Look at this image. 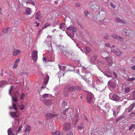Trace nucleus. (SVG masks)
<instances>
[{
	"instance_id": "nucleus-1",
	"label": "nucleus",
	"mask_w": 135,
	"mask_h": 135,
	"mask_svg": "<svg viewBox=\"0 0 135 135\" xmlns=\"http://www.w3.org/2000/svg\"><path fill=\"white\" fill-rule=\"evenodd\" d=\"M13 89V86H11L9 91V94L11 96L12 100V107H10L9 108L10 109L13 108L16 111L10 112H9V114L12 117L15 118L18 116L19 113V112L17 111V109L16 105V103L18 101L17 98L14 94H13V97L11 95V94Z\"/></svg>"
},
{
	"instance_id": "nucleus-2",
	"label": "nucleus",
	"mask_w": 135,
	"mask_h": 135,
	"mask_svg": "<svg viewBox=\"0 0 135 135\" xmlns=\"http://www.w3.org/2000/svg\"><path fill=\"white\" fill-rule=\"evenodd\" d=\"M15 124H13L12 126L13 128H9L7 131L8 135H16L17 134V127L18 124L21 119L19 120H15Z\"/></svg>"
},
{
	"instance_id": "nucleus-3",
	"label": "nucleus",
	"mask_w": 135,
	"mask_h": 135,
	"mask_svg": "<svg viewBox=\"0 0 135 135\" xmlns=\"http://www.w3.org/2000/svg\"><path fill=\"white\" fill-rule=\"evenodd\" d=\"M122 34L126 36H127L130 37H133L134 36V33L132 30L129 29L124 28L123 29Z\"/></svg>"
},
{
	"instance_id": "nucleus-4",
	"label": "nucleus",
	"mask_w": 135,
	"mask_h": 135,
	"mask_svg": "<svg viewBox=\"0 0 135 135\" xmlns=\"http://www.w3.org/2000/svg\"><path fill=\"white\" fill-rule=\"evenodd\" d=\"M78 87L73 86L70 87L69 88H65L64 90V94L65 96L67 97L68 96L69 91H73L75 90H77Z\"/></svg>"
},
{
	"instance_id": "nucleus-5",
	"label": "nucleus",
	"mask_w": 135,
	"mask_h": 135,
	"mask_svg": "<svg viewBox=\"0 0 135 135\" xmlns=\"http://www.w3.org/2000/svg\"><path fill=\"white\" fill-rule=\"evenodd\" d=\"M38 51L37 50H33L31 55L32 59L33 61L35 62L37 61V59Z\"/></svg>"
},
{
	"instance_id": "nucleus-6",
	"label": "nucleus",
	"mask_w": 135,
	"mask_h": 135,
	"mask_svg": "<svg viewBox=\"0 0 135 135\" xmlns=\"http://www.w3.org/2000/svg\"><path fill=\"white\" fill-rule=\"evenodd\" d=\"M94 98V96L91 93L89 92L88 93L87 95V100L89 103H90L91 101L93 102L92 100Z\"/></svg>"
},
{
	"instance_id": "nucleus-7",
	"label": "nucleus",
	"mask_w": 135,
	"mask_h": 135,
	"mask_svg": "<svg viewBox=\"0 0 135 135\" xmlns=\"http://www.w3.org/2000/svg\"><path fill=\"white\" fill-rule=\"evenodd\" d=\"M111 51L114 52L117 56H120L122 54V52L117 49H112Z\"/></svg>"
},
{
	"instance_id": "nucleus-8",
	"label": "nucleus",
	"mask_w": 135,
	"mask_h": 135,
	"mask_svg": "<svg viewBox=\"0 0 135 135\" xmlns=\"http://www.w3.org/2000/svg\"><path fill=\"white\" fill-rule=\"evenodd\" d=\"M111 51L114 52L117 56H120L122 54V52L117 49H112Z\"/></svg>"
},
{
	"instance_id": "nucleus-9",
	"label": "nucleus",
	"mask_w": 135,
	"mask_h": 135,
	"mask_svg": "<svg viewBox=\"0 0 135 135\" xmlns=\"http://www.w3.org/2000/svg\"><path fill=\"white\" fill-rule=\"evenodd\" d=\"M71 128L70 124L69 123H66L63 126L64 130L67 131L70 129Z\"/></svg>"
},
{
	"instance_id": "nucleus-10",
	"label": "nucleus",
	"mask_w": 135,
	"mask_h": 135,
	"mask_svg": "<svg viewBox=\"0 0 135 135\" xmlns=\"http://www.w3.org/2000/svg\"><path fill=\"white\" fill-rule=\"evenodd\" d=\"M86 83L89 85L90 86L93 87L94 85L95 82H94L91 79H88L86 81Z\"/></svg>"
},
{
	"instance_id": "nucleus-11",
	"label": "nucleus",
	"mask_w": 135,
	"mask_h": 135,
	"mask_svg": "<svg viewBox=\"0 0 135 135\" xmlns=\"http://www.w3.org/2000/svg\"><path fill=\"white\" fill-rule=\"evenodd\" d=\"M112 37L114 39H117L118 40H119L121 41H122L124 39L120 36H118L115 34H113L112 35Z\"/></svg>"
},
{
	"instance_id": "nucleus-12",
	"label": "nucleus",
	"mask_w": 135,
	"mask_h": 135,
	"mask_svg": "<svg viewBox=\"0 0 135 135\" xmlns=\"http://www.w3.org/2000/svg\"><path fill=\"white\" fill-rule=\"evenodd\" d=\"M79 115L78 114L76 115L74 117V119L73 120V124H74L73 126L74 127H75L76 123L78 120V117Z\"/></svg>"
},
{
	"instance_id": "nucleus-13",
	"label": "nucleus",
	"mask_w": 135,
	"mask_h": 135,
	"mask_svg": "<svg viewBox=\"0 0 135 135\" xmlns=\"http://www.w3.org/2000/svg\"><path fill=\"white\" fill-rule=\"evenodd\" d=\"M66 112H67L70 115V116H71L72 115V110L70 109H66L65 110H63V113L64 115H65L66 114Z\"/></svg>"
},
{
	"instance_id": "nucleus-14",
	"label": "nucleus",
	"mask_w": 135,
	"mask_h": 135,
	"mask_svg": "<svg viewBox=\"0 0 135 135\" xmlns=\"http://www.w3.org/2000/svg\"><path fill=\"white\" fill-rule=\"evenodd\" d=\"M67 30L66 31H71L73 32H75L76 31V28L73 26H69L66 28Z\"/></svg>"
},
{
	"instance_id": "nucleus-15",
	"label": "nucleus",
	"mask_w": 135,
	"mask_h": 135,
	"mask_svg": "<svg viewBox=\"0 0 135 135\" xmlns=\"http://www.w3.org/2000/svg\"><path fill=\"white\" fill-rule=\"evenodd\" d=\"M135 106V104H132L128 108L126 109V111L129 112H131L132 111Z\"/></svg>"
},
{
	"instance_id": "nucleus-16",
	"label": "nucleus",
	"mask_w": 135,
	"mask_h": 135,
	"mask_svg": "<svg viewBox=\"0 0 135 135\" xmlns=\"http://www.w3.org/2000/svg\"><path fill=\"white\" fill-rule=\"evenodd\" d=\"M112 97V99L115 101H118L119 99V97L116 94H113Z\"/></svg>"
},
{
	"instance_id": "nucleus-17",
	"label": "nucleus",
	"mask_w": 135,
	"mask_h": 135,
	"mask_svg": "<svg viewBox=\"0 0 135 135\" xmlns=\"http://www.w3.org/2000/svg\"><path fill=\"white\" fill-rule=\"evenodd\" d=\"M55 117L54 114L49 113L47 114L46 115V117L47 119H50Z\"/></svg>"
},
{
	"instance_id": "nucleus-18",
	"label": "nucleus",
	"mask_w": 135,
	"mask_h": 135,
	"mask_svg": "<svg viewBox=\"0 0 135 135\" xmlns=\"http://www.w3.org/2000/svg\"><path fill=\"white\" fill-rule=\"evenodd\" d=\"M108 85L110 88H113L115 87V84L113 82L111 81H109L108 83Z\"/></svg>"
},
{
	"instance_id": "nucleus-19",
	"label": "nucleus",
	"mask_w": 135,
	"mask_h": 135,
	"mask_svg": "<svg viewBox=\"0 0 135 135\" xmlns=\"http://www.w3.org/2000/svg\"><path fill=\"white\" fill-rule=\"evenodd\" d=\"M8 84V83L6 81H0V87H2Z\"/></svg>"
},
{
	"instance_id": "nucleus-20",
	"label": "nucleus",
	"mask_w": 135,
	"mask_h": 135,
	"mask_svg": "<svg viewBox=\"0 0 135 135\" xmlns=\"http://www.w3.org/2000/svg\"><path fill=\"white\" fill-rule=\"evenodd\" d=\"M100 17L102 19L104 18L106 16V12L103 11H102L100 12Z\"/></svg>"
},
{
	"instance_id": "nucleus-21",
	"label": "nucleus",
	"mask_w": 135,
	"mask_h": 135,
	"mask_svg": "<svg viewBox=\"0 0 135 135\" xmlns=\"http://www.w3.org/2000/svg\"><path fill=\"white\" fill-rule=\"evenodd\" d=\"M21 52V51L20 50H14L13 52V55L16 56L20 54Z\"/></svg>"
},
{
	"instance_id": "nucleus-22",
	"label": "nucleus",
	"mask_w": 135,
	"mask_h": 135,
	"mask_svg": "<svg viewBox=\"0 0 135 135\" xmlns=\"http://www.w3.org/2000/svg\"><path fill=\"white\" fill-rule=\"evenodd\" d=\"M105 60L108 63V64L109 66H111L112 64V61L111 59L108 57L106 58Z\"/></svg>"
},
{
	"instance_id": "nucleus-23",
	"label": "nucleus",
	"mask_w": 135,
	"mask_h": 135,
	"mask_svg": "<svg viewBox=\"0 0 135 135\" xmlns=\"http://www.w3.org/2000/svg\"><path fill=\"white\" fill-rule=\"evenodd\" d=\"M101 56L103 58H106L107 56H109L108 53L104 51L101 54Z\"/></svg>"
},
{
	"instance_id": "nucleus-24",
	"label": "nucleus",
	"mask_w": 135,
	"mask_h": 135,
	"mask_svg": "<svg viewBox=\"0 0 135 135\" xmlns=\"http://www.w3.org/2000/svg\"><path fill=\"white\" fill-rule=\"evenodd\" d=\"M36 19L40 20L42 18L41 16L40 12H38L36 13L35 17Z\"/></svg>"
},
{
	"instance_id": "nucleus-25",
	"label": "nucleus",
	"mask_w": 135,
	"mask_h": 135,
	"mask_svg": "<svg viewBox=\"0 0 135 135\" xmlns=\"http://www.w3.org/2000/svg\"><path fill=\"white\" fill-rule=\"evenodd\" d=\"M66 33L67 35L69 36L73 40V38L74 36V34L73 33H69V31H66Z\"/></svg>"
},
{
	"instance_id": "nucleus-26",
	"label": "nucleus",
	"mask_w": 135,
	"mask_h": 135,
	"mask_svg": "<svg viewBox=\"0 0 135 135\" xmlns=\"http://www.w3.org/2000/svg\"><path fill=\"white\" fill-rule=\"evenodd\" d=\"M32 12L31 9L29 8H27L25 12V14L27 15H30Z\"/></svg>"
},
{
	"instance_id": "nucleus-27",
	"label": "nucleus",
	"mask_w": 135,
	"mask_h": 135,
	"mask_svg": "<svg viewBox=\"0 0 135 135\" xmlns=\"http://www.w3.org/2000/svg\"><path fill=\"white\" fill-rule=\"evenodd\" d=\"M31 130V127L28 125L26 126L25 129V132L27 133H29Z\"/></svg>"
},
{
	"instance_id": "nucleus-28",
	"label": "nucleus",
	"mask_w": 135,
	"mask_h": 135,
	"mask_svg": "<svg viewBox=\"0 0 135 135\" xmlns=\"http://www.w3.org/2000/svg\"><path fill=\"white\" fill-rule=\"evenodd\" d=\"M97 58V57L95 56H93L91 58L90 61L91 63H94Z\"/></svg>"
},
{
	"instance_id": "nucleus-29",
	"label": "nucleus",
	"mask_w": 135,
	"mask_h": 135,
	"mask_svg": "<svg viewBox=\"0 0 135 135\" xmlns=\"http://www.w3.org/2000/svg\"><path fill=\"white\" fill-rule=\"evenodd\" d=\"M120 107V106H118L117 108V109L116 110H113V114H114L115 115H118V113L120 108H119V107Z\"/></svg>"
},
{
	"instance_id": "nucleus-30",
	"label": "nucleus",
	"mask_w": 135,
	"mask_h": 135,
	"mask_svg": "<svg viewBox=\"0 0 135 135\" xmlns=\"http://www.w3.org/2000/svg\"><path fill=\"white\" fill-rule=\"evenodd\" d=\"M49 79V76L48 75H46L44 79V83L45 84H47L48 82Z\"/></svg>"
},
{
	"instance_id": "nucleus-31",
	"label": "nucleus",
	"mask_w": 135,
	"mask_h": 135,
	"mask_svg": "<svg viewBox=\"0 0 135 135\" xmlns=\"http://www.w3.org/2000/svg\"><path fill=\"white\" fill-rule=\"evenodd\" d=\"M115 21L117 22H119L121 23H125L126 22L123 20H121L119 18H117L115 19Z\"/></svg>"
},
{
	"instance_id": "nucleus-32",
	"label": "nucleus",
	"mask_w": 135,
	"mask_h": 135,
	"mask_svg": "<svg viewBox=\"0 0 135 135\" xmlns=\"http://www.w3.org/2000/svg\"><path fill=\"white\" fill-rule=\"evenodd\" d=\"M105 108L106 109L107 111L108 112L110 109V106L109 104L108 103H107L105 106Z\"/></svg>"
},
{
	"instance_id": "nucleus-33",
	"label": "nucleus",
	"mask_w": 135,
	"mask_h": 135,
	"mask_svg": "<svg viewBox=\"0 0 135 135\" xmlns=\"http://www.w3.org/2000/svg\"><path fill=\"white\" fill-rule=\"evenodd\" d=\"M19 108L20 109L22 110L24 109L25 107V105L23 104H21L20 105H19Z\"/></svg>"
},
{
	"instance_id": "nucleus-34",
	"label": "nucleus",
	"mask_w": 135,
	"mask_h": 135,
	"mask_svg": "<svg viewBox=\"0 0 135 135\" xmlns=\"http://www.w3.org/2000/svg\"><path fill=\"white\" fill-rule=\"evenodd\" d=\"M10 28L7 27L3 28L2 30V31L4 33H8L9 31V30Z\"/></svg>"
},
{
	"instance_id": "nucleus-35",
	"label": "nucleus",
	"mask_w": 135,
	"mask_h": 135,
	"mask_svg": "<svg viewBox=\"0 0 135 135\" xmlns=\"http://www.w3.org/2000/svg\"><path fill=\"white\" fill-rule=\"evenodd\" d=\"M65 27L66 26L65 24L64 23H62L60 25L59 28H60L64 30V29L65 28Z\"/></svg>"
},
{
	"instance_id": "nucleus-36",
	"label": "nucleus",
	"mask_w": 135,
	"mask_h": 135,
	"mask_svg": "<svg viewBox=\"0 0 135 135\" xmlns=\"http://www.w3.org/2000/svg\"><path fill=\"white\" fill-rule=\"evenodd\" d=\"M105 75L108 77H110L112 75V73L110 72L106 71L105 73Z\"/></svg>"
},
{
	"instance_id": "nucleus-37",
	"label": "nucleus",
	"mask_w": 135,
	"mask_h": 135,
	"mask_svg": "<svg viewBox=\"0 0 135 135\" xmlns=\"http://www.w3.org/2000/svg\"><path fill=\"white\" fill-rule=\"evenodd\" d=\"M52 133L53 135H62L59 131H57L54 132H52Z\"/></svg>"
},
{
	"instance_id": "nucleus-38",
	"label": "nucleus",
	"mask_w": 135,
	"mask_h": 135,
	"mask_svg": "<svg viewBox=\"0 0 135 135\" xmlns=\"http://www.w3.org/2000/svg\"><path fill=\"white\" fill-rule=\"evenodd\" d=\"M105 46L106 47H110V48L112 49H113L114 48L115 46L114 45H113L112 46H110V44L109 43H106L105 44Z\"/></svg>"
},
{
	"instance_id": "nucleus-39",
	"label": "nucleus",
	"mask_w": 135,
	"mask_h": 135,
	"mask_svg": "<svg viewBox=\"0 0 135 135\" xmlns=\"http://www.w3.org/2000/svg\"><path fill=\"white\" fill-rule=\"evenodd\" d=\"M27 4H32L33 5H35V3L34 2L32 1L31 0H28L26 2Z\"/></svg>"
},
{
	"instance_id": "nucleus-40",
	"label": "nucleus",
	"mask_w": 135,
	"mask_h": 135,
	"mask_svg": "<svg viewBox=\"0 0 135 135\" xmlns=\"http://www.w3.org/2000/svg\"><path fill=\"white\" fill-rule=\"evenodd\" d=\"M130 88L128 87H126L124 89V92L126 93H128L130 91Z\"/></svg>"
},
{
	"instance_id": "nucleus-41",
	"label": "nucleus",
	"mask_w": 135,
	"mask_h": 135,
	"mask_svg": "<svg viewBox=\"0 0 135 135\" xmlns=\"http://www.w3.org/2000/svg\"><path fill=\"white\" fill-rule=\"evenodd\" d=\"M50 23H45V25L43 26L42 29H44L47 27L50 26Z\"/></svg>"
},
{
	"instance_id": "nucleus-42",
	"label": "nucleus",
	"mask_w": 135,
	"mask_h": 135,
	"mask_svg": "<svg viewBox=\"0 0 135 135\" xmlns=\"http://www.w3.org/2000/svg\"><path fill=\"white\" fill-rule=\"evenodd\" d=\"M98 63L100 66H103L104 64V63L103 62L100 61H98Z\"/></svg>"
},
{
	"instance_id": "nucleus-43",
	"label": "nucleus",
	"mask_w": 135,
	"mask_h": 135,
	"mask_svg": "<svg viewBox=\"0 0 135 135\" xmlns=\"http://www.w3.org/2000/svg\"><path fill=\"white\" fill-rule=\"evenodd\" d=\"M131 96L132 97V99H135V91H133L131 93Z\"/></svg>"
},
{
	"instance_id": "nucleus-44",
	"label": "nucleus",
	"mask_w": 135,
	"mask_h": 135,
	"mask_svg": "<svg viewBox=\"0 0 135 135\" xmlns=\"http://www.w3.org/2000/svg\"><path fill=\"white\" fill-rule=\"evenodd\" d=\"M85 48L86 49V51L87 53H89L91 49L89 47H85Z\"/></svg>"
},
{
	"instance_id": "nucleus-45",
	"label": "nucleus",
	"mask_w": 135,
	"mask_h": 135,
	"mask_svg": "<svg viewBox=\"0 0 135 135\" xmlns=\"http://www.w3.org/2000/svg\"><path fill=\"white\" fill-rule=\"evenodd\" d=\"M84 13L85 14V16L88 17V16L89 15V12L86 10H85L84 12Z\"/></svg>"
},
{
	"instance_id": "nucleus-46",
	"label": "nucleus",
	"mask_w": 135,
	"mask_h": 135,
	"mask_svg": "<svg viewBox=\"0 0 135 135\" xmlns=\"http://www.w3.org/2000/svg\"><path fill=\"white\" fill-rule=\"evenodd\" d=\"M81 118H83V119L84 120H86V121H88V119L86 116H85L84 115H81Z\"/></svg>"
},
{
	"instance_id": "nucleus-47",
	"label": "nucleus",
	"mask_w": 135,
	"mask_h": 135,
	"mask_svg": "<svg viewBox=\"0 0 135 135\" xmlns=\"http://www.w3.org/2000/svg\"><path fill=\"white\" fill-rule=\"evenodd\" d=\"M83 128V124H81L78 127V129L81 130Z\"/></svg>"
},
{
	"instance_id": "nucleus-48",
	"label": "nucleus",
	"mask_w": 135,
	"mask_h": 135,
	"mask_svg": "<svg viewBox=\"0 0 135 135\" xmlns=\"http://www.w3.org/2000/svg\"><path fill=\"white\" fill-rule=\"evenodd\" d=\"M58 74L59 75L58 76L59 77V75H60V77H61V76H64V73H62L61 71H59L58 73Z\"/></svg>"
},
{
	"instance_id": "nucleus-49",
	"label": "nucleus",
	"mask_w": 135,
	"mask_h": 135,
	"mask_svg": "<svg viewBox=\"0 0 135 135\" xmlns=\"http://www.w3.org/2000/svg\"><path fill=\"white\" fill-rule=\"evenodd\" d=\"M49 95V94H45L43 95L42 96V98H46L48 97Z\"/></svg>"
},
{
	"instance_id": "nucleus-50",
	"label": "nucleus",
	"mask_w": 135,
	"mask_h": 135,
	"mask_svg": "<svg viewBox=\"0 0 135 135\" xmlns=\"http://www.w3.org/2000/svg\"><path fill=\"white\" fill-rule=\"evenodd\" d=\"M135 79V78H128L127 79V80L128 81H132L134 80Z\"/></svg>"
},
{
	"instance_id": "nucleus-51",
	"label": "nucleus",
	"mask_w": 135,
	"mask_h": 135,
	"mask_svg": "<svg viewBox=\"0 0 135 135\" xmlns=\"http://www.w3.org/2000/svg\"><path fill=\"white\" fill-rule=\"evenodd\" d=\"M59 68L60 70H62L63 69H64L66 68V66H61L59 65Z\"/></svg>"
},
{
	"instance_id": "nucleus-52",
	"label": "nucleus",
	"mask_w": 135,
	"mask_h": 135,
	"mask_svg": "<svg viewBox=\"0 0 135 135\" xmlns=\"http://www.w3.org/2000/svg\"><path fill=\"white\" fill-rule=\"evenodd\" d=\"M22 128V125H20L18 128V130H17V133H18V132H19L21 130Z\"/></svg>"
},
{
	"instance_id": "nucleus-53",
	"label": "nucleus",
	"mask_w": 135,
	"mask_h": 135,
	"mask_svg": "<svg viewBox=\"0 0 135 135\" xmlns=\"http://www.w3.org/2000/svg\"><path fill=\"white\" fill-rule=\"evenodd\" d=\"M49 100L45 99L43 100V102L46 104L47 105L48 102H49Z\"/></svg>"
},
{
	"instance_id": "nucleus-54",
	"label": "nucleus",
	"mask_w": 135,
	"mask_h": 135,
	"mask_svg": "<svg viewBox=\"0 0 135 135\" xmlns=\"http://www.w3.org/2000/svg\"><path fill=\"white\" fill-rule=\"evenodd\" d=\"M5 37L4 35L3 34L0 33V38L1 39H3Z\"/></svg>"
},
{
	"instance_id": "nucleus-55",
	"label": "nucleus",
	"mask_w": 135,
	"mask_h": 135,
	"mask_svg": "<svg viewBox=\"0 0 135 135\" xmlns=\"http://www.w3.org/2000/svg\"><path fill=\"white\" fill-rule=\"evenodd\" d=\"M55 117H57V118H59L60 119H61V116L59 114H55Z\"/></svg>"
},
{
	"instance_id": "nucleus-56",
	"label": "nucleus",
	"mask_w": 135,
	"mask_h": 135,
	"mask_svg": "<svg viewBox=\"0 0 135 135\" xmlns=\"http://www.w3.org/2000/svg\"><path fill=\"white\" fill-rule=\"evenodd\" d=\"M25 97V95L23 93H22L21 95L20 96V98L21 100H23V99Z\"/></svg>"
},
{
	"instance_id": "nucleus-57",
	"label": "nucleus",
	"mask_w": 135,
	"mask_h": 135,
	"mask_svg": "<svg viewBox=\"0 0 135 135\" xmlns=\"http://www.w3.org/2000/svg\"><path fill=\"white\" fill-rule=\"evenodd\" d=\"M123 118V117H120L119 118H118L116 119V122H117L118 121H119V120H120L121 119L122 120V119Z\"/></svg>"
},
{
	"instance_id": "nucleus-58",
	"label": "nucleus",
	"mask_w": 135,
	"mask_h": 135,
	"mask_svg": "<svg viewBox=\"0 0 135 135\" xmlns=\"http://www.w3.org/2000/svg\"><path fill=\"white\" fill-rule=\"evenodd\" d=\"M97 7V5L95 4L94 6H91V8L93 10H94V9L96 7Z\"/></svg>"
},
{
	"instance_id": "nucleus-59",
	"label": "nucleus",
	"mask_w": 135,
	"mask_h": 135,
	"mask_svg": "<svg viewBox=\"0 0 135 135\" xmlns=\"http://www.w3.org/2000/svg\"><path fill=\"white\" fill-rule=\"evenodd\" d=\"M18 64L14 63V65L13 66V68L14 69L16 68L18 66Z\"/></svg>"
},
{
	"instance_id": "nucleus-60",
	"label": "nucleus",
	"mask_w": 135,
	"mask_h": 135,
	"mask_svg": "<svg viewBox=\"0 0 135 135\" xmlns=\"http://www.w3.org/2000/svg\"><path fill=\"white\" fill-rule=\"evenodd\" d=\"M108 35H106L104 36V38L105 39H108Z\"/></svg>"
},
{
	"instance_id": "nucleus-61",
	"label": "nucleus",
	"mask_w": 135,
	"mask_h": 135,
	"mask_svg": "<svg viewBox=\"0 0 135 135\" xmlns=\"http://www.w3.org/2000/svg\"><path fill=\"white\" fill-rule=\"evenodd\" d=\"M73 132H68L66 135H73Z\"/></svg>"
},
{
	"instance_id": "nucleus-62",
	"label": "nucleus",
	"mask_w": 135,
	"mask_h": 135,
	"mask_svg": "<svg viewBox=\"0 0 135 135\" xmlns=\"http://www.w3.org/2000/svg\"><path fill=\"white\" fill-rule=\"evenodd\" d=\"M57 46L60 49H62L64 48V47L63 46H62L60 45L58 46Z\"/></svg>"
},
{
	"instance_id": "nucleus-63",
	"label": "nucleus",
	"mask_w": 135,
	"mask_h": 135,
	"mask_svg": "<svg viewBox=\"0 0 135 135\" xmlns=\"http://www.w3.org/2000/svg\"><path fill=\"white\" fill-rule=\"evenodd\" d=\"M134 126V124L131 125V126L129 128V130H131Z\"/></svg>"
},
{
	"instance_id": "nucleus-64",
	"label": "nucleus",
	"mask_w": 135,
	"mask_h": 135,
	"mask_svg": "<svg viewBox=\"0 0 135 135\" xmlns=\"http://www.w3.org/2000/svg\"><path fill=\"white\" fill-rule=\"evenodd\" d=\"M75 6L76 7H79L80 6V3H76V4H75Z\"/></svg>"
}]
</instances>
